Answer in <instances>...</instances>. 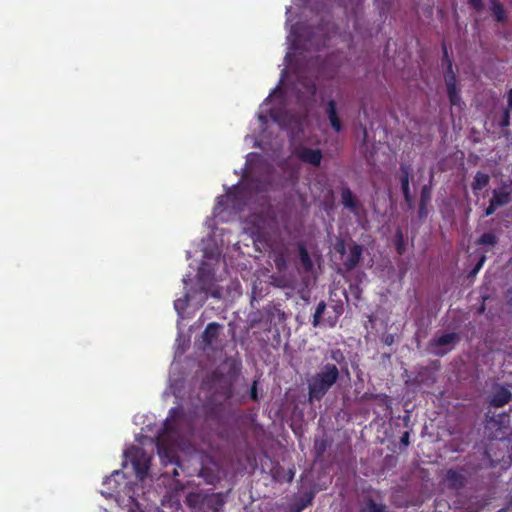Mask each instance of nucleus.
Listing matches in <instances>:
<instances>
[{"instance_id":"1","label":"nucleus","mask_w":512,"mask_h":512,"mask_svg":"<svg viewBox=\"0 0 512 512\" xmlns=\"http://www.w3.org/2000/svg\"><path fill=\"white\" fill-rule=\"evenodd\" d=\"M290 97L284 95L282 86L277 87L269 97L261 104L258 114V123L261 127L272 129L274 127L294 129V125L298 124L297 119H289L285 117L288 113L287 106Z\"/></svg>"},{"instance_id":"2","label":"nucleus","mask_w":512,"mask_h":512,"mask_svg":"<svg viewBox=\"0 0 512 512\" xmlns=\"http://www.w3.org/2000/svg\"><path fill=\"white\" fill-rule=\"evenodd\" d=\"M124 474L120 471H115L111 476L104 480L103 485L107 490H102L103 495H115L116 501L123 509L129 512H134L138 508L137 496L139 495V488H135L130 483L124 481Z\"/></svg>"},{"instance_id":"3","label":"nucleus","mask_w":512,"mask_h":512,"mask_svg":"<svg viewBox=\"0 0 512 512\" xmlns=\"http://www.w3.org/2000/svg\"><path fill=\"white\" fill-rule=\"evenodd\" d=\"M338 377V370L334 365H327L320 373L314 376L309 384L310 398L319 399L334 384Z\"/></svg>"},{"instance_id":"4","label":"nucleus","mask_w":512,"mask_h":512,"mask_svg":"<svg viewBox=\"0 0 512 512\" xmlns=\"http://www.w3.org/2000/svg\"><path fill=\"white\" fill-rule=\"evenodd\" d=\"M126 464L131 463L136 477L143 481L148 475L150 456L147 455L141 448L132 447L125 452Z\"/></svg>"},{"instance_id":"5","label":"nucleus","mask_w":512,"mask_h":512,"mask_svg":"<svg viewBox=\"0 0 512 512\" xmlns=\"http://www.w3.org/2000/svg\"><path fill=\"white\" fill-rule=\"evenodd\" d=\"M335 249L340 253L341 259L348 269L358 263L362 251L360 246L354 244L349 245L346 249L342 242H338Z\"/></svg>"},{"instance_id":"6","label":"nucleus","mask_w":512,"mask_h":512,"mask_svg":"<svg viewBox=\"0 0 512 512\" xmlns=\"http://www.w3.org/2000/svg\"><path fill=\"white\" fill-rule=\"evenodd\" d=\"M512 193V186H504L498 190H494L493 196L490 200V204L485 211V215L489 216L493 214L497 208L503 206L509 202L510 194Z\"/></svg>"},{"instance_id":"7","label":"nucleus","mask_w":512,"mask_h":512,"mask_svg":"<svg viewBox=\"0 0 512 512\" xmlns=\"http://www.w3.org/2000/svg\"><path fill=\"white\" fill-rule=\"evenodd\" d=\"M205 257L207 258V261L202 264V267L199 269L197 276L201 288L203 290L209 291V284L212 276L211 262L218 260L215 258L214 254L208 255L206 253Z\"/></svg>"},{"instance_id":"8","label":"nucleus","mask_w":512,"mask_h":512,"mask_svg":"<svg viewBox=\"0 0 512 512\" xmlns=\"http://www.w3.org/2000/svg\"><path fill=\"white\" fill-rule=\"evenodd\" d=\"M315 93V87L311 83H300L299 86L296 87V94L295 98L297 102L301 103L302 105H307L310 98Z\"/></svg>"},{"instance_id":"9","label":"nucleus","mask_w":512,"mask_h":512,"mask_svg":"<svg viewBox=\"0 0 512 512\" xmlns=\"http://www.w3.org/2000/svg\"><path fill=\"white\" fill-rule=\"evenodd\" d=\"M297 155L302 161L312 164V165L320 164V161L322 159V154H321L320 150L309 149L306 147H301L297 151Z\"/></svg>"},{"instance_id":"10","label":"nucleus","mask_w":512,"mask_h":512,"mask_svg":"<svg viewBox=\"0 0 512 512\" xmlns=\"http://www.w3.org/2000/svg\"><path fill=\"white\" fill-rule=\"evenodd\" d=\"M456 340H457V337L454 333L445 334V335L438 337L433 342L434 353H436V354L446 353L447 352L446 346H449V345L455 343Z\"/></svg>"},{"instance_id":"11","label":"nucleus","mask_w":512,"mask_h":512,"mask_svg":"<svg viewBox=\"0 0 512 512\" xmlns=\"http://www.w3.org/2000/svg\"><path fill=\"white\" fill-rule=\"evenodd\" d=\"M230 203L232 208L236 209V197L233 193H228L227 195L219 197L217 204L214 207V214L220 215L224 209L229 208Z\"/></svg>"},{"instance_id":"12","label":"nucleus","mask_w":512,"mask_h":512,"mask_svg":"<svg viewBox=\"0 0 512 512\" xmlns=\"http://www.w3.org/2000/svg\"><path fill=\"white\" fill-rule=\"evenodd\" d=\"M445 82L450 97V101L453 105H459L460 98L456 91V80L452 72L448 73L445 77Z\"/></svg>"},{"instance_id":"13","label":"nucleus","mask_w":512,"mask_h":512,"mask_svg":"<svg viewBox=\"0 0 512 512\" xmlns=\"http://www.w3.org/2000/svg\"><path fill=\"white\" fill-rule=\"evenodd\" d=\"M158 454L164 463L171 462L174 458V451L166 445V439L160 437L157 442Z\"/></svg>"},{"instance_id":"14","label":"nucleus","mask_w":512,"mask_h":512,"mask_svg":"<svg viewBox=\"0 0 512 512\" xmlns=\"http://www.w3.org/2000/svg\"><path fill=\"white\" fill-rule=\"evenodd\" d=\"M510 392L502 387H498L491 399V404L496 407H501L507 404L510 400Z\"/></svg>"},{"instance_id":"15","label":"nucleus","mask_w":512,"mask_h":512,"mask_svg":"<svg viewBox=\"0 0 512 512\" xmlns=\"http://www.w3.org/2000/svg\"><path fill=\"white\" fill-rule=\"evenodd\" d=\"M330 124L332 128L339 132L342 128L340 119L337 114L336 105L334 101H329L326 109Z\"/></svg>"},{"instance_id":"16","label":"nucleus","mask_w":512,"mask_h":512,"mask_svg":"<svg viewBox=\"0 0 512 512\" xmlns=\"http://www.w3.org/2000/svg\"><path fill=\"white\" fill-rule=\"evenodd\" d=\"M195 299V305L198 306V305H201L203 300H204V296L202 294H200L199 298H196L195 295H190V294H187L185 296V298L183 299H177L175 302H174V307L176 309V311L180 314L188 305V302Z\"/></svg>"},{"instance_id":"17","label":"nucleus","mask_w":512,"mask_h":512,"mask_svg":"<svg viewBox=\"0 0 512 512\" xmlns=\"http://www.w3.org/2000/svg\"><path fill=\"white\" fill-rule=\"evenodd\" d=\"M489 183V176L485 173L478 172L472 183V188L474 191H478L486 187Z\"/></svg>"},{"instance_id":"18","label":"nucleus","mask_w":512,"mask_h":512,"mask_svg":"<svg viewBox=\"0 0 512 512\" xmlns=\"http://www.w3.org/2000/svg\"><path fill=\"white\" fill-rule=\"evenodd\" d=\"M491 11L497 21H505V11L500 3L496 2L495 0H491Z\"/></svg>"},{"instance_id":"19","label":"nucleus","mask_w":512,"mask_h":512,"mask_svg":"<svg viewBox=\"0 0 512 512\" xmlns=\"http://www.w3.org/2000/svg\"><path fill=\"white\" fill-rule=\"evenodd\" d=\"M218 328V325H216L215 323H211L207 326L204 332V338L207 341V343H210L211 340L217 335Z\"/></svg>"},{"instance_id":"20","label":"nucleus","mask_w":512,"mask_h":512,"mask_svg":"<svg viewBox=\"0 0 512 512\" xmlns=\"http://www.w3.org/2000/svg\"><path fill=\"white\" fill-rule=\"evenodd\" d=\"M360 512H387L385 507L374 502H368Z\"/></svg>"},{"instance_id":"21","label":"nucleus","mask_w":512,"mask_h":512,"mask_svg":"<svg viewBox=\"0 0 512 512\" xmlns=\"http://www.w3.org/2000/svg\"><path fill=\"white\" fill-rule=\"evenodd\" d=\"M325 308H326V305L323 302L318 304L315 314H314V320H313L314 326H317L322 323L321 316H322L323 312L325 311Z\"/></svg>"},{"instance_id":"22","label":"nucleus","mask_w":512,"mask_h":512,"mask_svg":"<svg viewBox=\"0 0 512 512\" xmlns=\"http://www.w3.org/2000/svg\"><path fill=\"white\" fill-rule=\"evenodd\" d=\"M342 201L346 207L352 208L355 205V199L349 190L342 192Z\"/></svg>"},{"instance_id":"23","label":"nucleus","mask_w":512,"mask_h":512,"mask_svg":"<svg viewBox=\"0 0 512 512\" xmlns=\"http://www.w3.org/2000/svg\"><path fill=\"white\" fill-rule=\"evenodd\" d=\"M288 41L291 42V45L293 48H298V42L300 41L298 39L297 31L294 28H291L289 35H288Z\"/></svg>"},{"instance_id":"24","label":"nucleus","mask_w":512,"mask_h":512,"mask_svg":"<svg viewBox=\"0 0 512 512\" xmlns=\"http://www.w3.org/2000/svg\"><path fill=\"white\" fill-rule=\"evenodd\" d=\"M481 244L494 245L496 243V237L492 233H486L480 238Z\"/></svg>"},{"instance_id":"25","label":"nucleus","mask_w":512,"mask_h":512,"mask_svg":"<svg viewBox=\"0 0 512 512\" xmlns=\"http://www.w3.org/2000/svg\"><path fill=\"white\" fill-rule=\"evenodd\" d=\"M300 258H301V262L307 269L311 267V262H310L308 253L304 249L300 250Z\"/></svg>"},{"instance_id":"26","label":"nucleus","mask_w":512,"mask_h":512,"mask_svg":"<svg viewBox=\"0 0 512 512\" xmlns=\"http://www.w3.org/2000/svg\"><path fill=\"white\" fill-rule=\"evenodd\" d=\"M508 105L512 109V90L508 93Z\"/></svg>"},{"instance_id":"27","label":"nucleus","mask_w":512,"mask_h":512,"mask_svg":"<svg viewBox=\"0 0 512 512\" xmlns=\"http://www.w3.org/2000/svg\"><path fill=\"white\" fill-rule=\"evenodd\" d=\"M403 190H404V194L407 198L408 197V182L407 181L403 183Z\"/></svg>"},{"instance_id":"28","label":"nucleus","mask_w":512,"mask_h":512,"mask_svg":"<svg viewBox=\"0 0 512 512\" xmlns=\"http://www.w3.org/2000/svg\"><path fill=\"white\" fill-rule=\"evenodd\" d=\"M255 385H256V383H254V385H253V387H252V393H251V394H252V398H253L254 400H256V399H257V395H256V387H255Z\"/></svg>"},{"instance_id":"29","label":"nucleus","mask_w":512,"mask_h":512,"mask_svg":"<svg viewBox=\"0 0 512 512\" xmlns=\"http://www.w3.org/2000/svg\"><path fill=\"white\" fill-rule=\"evenodd\" d=\"M474 7L479 8L480 7V0H470Z\"/></svg>"},{"instance_id":"30","label":"nucleus","mask_w":512,"mask_h":512,"mask_svg":"<svg viewBox=\"0 0 512 512\" xmlns=\"http://www.w3.org/2000/svg\"><path fill=\"white\" fill-rule=\"evenodd\" d=\"M256 157H257V155H255V154H249L248 158H247V163L249 164L252 161V159H254Z\"/></svg>"},{"instance_id":"31","label":"nucleus","mask_w":512,"mask_h":512,"mask_svg":"<svg viewBox=\"0 0 512 512\" xmlns=\"http://www.w3.org/2000/svg\"><path fill=\"white\" fill-rule=\"evenodd\" d=\"M214 297H219L220 293L218 291H212L211 292Z\"/></svg>"},{"instance_id":"32","label":"nucleus","mask_w":512,"mask_h":512,"mask_svg":"<svg viewBox=\"0 0 512 512\" xmlns=\"http://www.w3.org/2000/svg\"><path fill=\"white\" fill-rule=\"evenodd\" d=\"M290 56H291V52H288V53H287V55H286V57H285V58H286V60H288V59L290 58Z\"/></svg>"},{"instance_id":"33","label":"nucleus","mask_w":512,"mask_h":512,"mask_svg":"<svg viewBox=\"0 0 512 512\" xmlns=\"http://www.w3.org/2000/svg\"><path fill=\"white\" fill-rule=\"evenodd\" d=\"M422 194H423V197H424L425 194H426V189H423Z\"/></svg>"},{"instance_id":"34","label":"nucleus","mask_w":512,"mask_h":512,"mask_svg":"<svg viewBox=\"0 0 512 512\" xmlns=\"http://www.w3.org/2000/svg\"><path fill=\"white\" fill-rule=\"evenodd\" d=\"M183 282H184L185 284H187L188 279H187V278H184V279H183Z\"/></svg>"}]
</instances>
